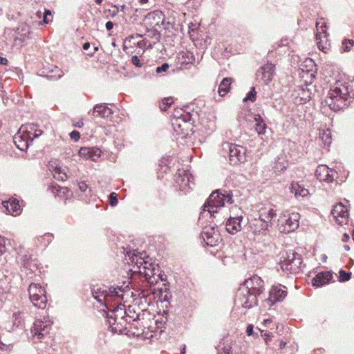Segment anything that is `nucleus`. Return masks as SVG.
<instances>
[{"mask_svg": "<svg viewBox=\"0 0 354 354\" xmlns=\"http://www.w3.org/2000/svg\"><path fill=\"white\" fill-rule=\"evenodd\" d=\"M290 192L294 194L296 197L307 196L309 193L307 189L302 187L300 185L297 183H292L290 187Z\"/></svg>", "mask_w": 354, "mask_h": 354, "instance_id": "393cba45", "label": "nucleus"}, {"mask_svg": "<svg viewBox=\"0 0 354 354\" xmlns=\"http://www.w3.org/2000/svg\"><path fill=\"white\" fill-rule=\"evenodd\" d=\"M124 313L126 314V315L130 318H132L133 321H136L137 319H139V315H136V316H134V314H136V312L133 311V314L131 310V306H129L128 309L125 310L124 311Z\"/></svg>", "mask_w": 354, "mask_h": 354, "instance_id": "e433bc0d", "label": "nucleus"}, {"mask_svg": "<svg viewBox=\"0 0 354 354\" xmlns=\"http://www.w3.org/2000/svg\"><path fill=\"white\" fill-rule=\"evenodd\" d=\"M337 172L325 165H319L316 169L315 175L320 181L333 182L337 177Z\"/></svg>", "mask_w": 354, "mask_h": 354, "instance_id": "2eb2a0df", "label": "nucleus"}, {"mask_svg": "<svg viewBox=\"0 0 354 354\" xmlns=\"http://www.w3.org/2000/svg\"><path fill=\"white\" fill-rule=\"evenodd\" d=\"M50 189H51V192L53 193H56V194H58L59 192H61V191L62 189H66V188H64V187H59V185H52Z\"/></svg>", "mask_w": 354, "mask_h": 354, "instance_id": "c03bdc74", "label": "nucleus"}, {"mask_svg": "<svg viewBox=\"0 0 354 354\" xmlns=\"http://www.w3.org/2000/svg\"><path fill=\"white\" fill-rule=\"evenodd\" d=\"M44 319V321L41 319H36L31 329L32 335L37 336L38 339H41L46 334H48L51 328L52 322L46 318Z\"/></svg>", "mask_w": 354, "mask_h": 354, "instance_id": "f8f14e48", "label": "nucleus"}, {"mask_svg": "<svg viewBox=\"0 0 354 354\" xmlns=\"http://www.w3.org/2000/svg\"><path fill=\"white\" fill-rule=\"evenodd\" d=\"M316 27L317 30H321L322 32H326V26L324 23L317 22Z\"/></svg>", "mask_w": 354, "mask_h": 354, "instance_id": "de8ad7c7", "label": "nucleus"}, {"mask_svg": "<svg viewBox=\"0 0 354 354\" xmlns=\"http://www.w3.org/2000/svg\"><path fill=\"white\" fill-rule=\"evenodd\" d=\"M190 116L185 115L183 117H176L172 120V127L176 135L185 138L189 136L191 131V123L189 122Z\"/></svg>", "mask_w": 354, "mask_h": 354, "instance_id": "1a4fd4ad", "label": "nucleus"}, {"mask_svg": "<svg viewBox=\"0 0 354 354\" xmlns=\"http://www.w3.org/2000/svg\"><path fill=\"white\" fill-rule=\"evenodd\" d=\"M246 333L248 335H252L253 334V326L249 325L246 329Z\"/></svg>", "mask_w": 354, "mask_h": 354, "instance_id": "3c124183", "label": "nucleus"}, {"mask_svg": "<svg viewBox=\"0 0 354 354\" xmlns=\"http://www.w3.org/2000/svg\"><path fill=\"white\" fill-rule=\"evenodd\" d=\"M142 44H143V41H140L138 43V46L139 47H142Z\"/></svg>", "mask_w": 354, "mask_h": 354, "instance_id": "774afa93", "label": "nucleus"}, {"mask_svg": "<svg viewBox=\"0 0 354 354\" xmlns=\"http://www.w3.org/2000/svg\"><path fill=\"white\" fill-rule=\"evenodd\" d=\"M143 268L145 269L144 273L147 278H150L151 277L153 276L154 273L153 270L148 269V268L146 266H144Z\"/></svg>", "mask_w": 354, "mask_h": 354, "instance_id": "09e8293b", "label": "nucleus"}, {"mask_svg": "<svg viewBox=\"0 0 354 354\" xmlns=\"http://www.w3.org/2000/svg\"><path fill=\"white\" fill-rule=\"evenodd\" d=\"M300 214L297 212L281 214L278 218V229L281 232L289 233L299 227Z\"/></svg>", "mask_w": 354, "mask_h": 354, "instance_id": "20e7f679", "label": "nucleus"}, {"mask_svg": "<svg viewBox=\"0 0 354 354\" xmlns=\"http://www.w3.org/2000/svg\"><path fill=\"white\" fill-rule=\"evenodd\" d=\"M108 289L106 286H93L92 295L95 300L102 305L106 306L108 302Z\"/></svg>", "mask_w": 354, "mask_h": 354, "instance_id": "6ab92c4d", "label": "nucleus"}, {"mask_svg": "<svg viewBox=\"0 0 354 354\" xmlns=\"http://www.w3.org/2000/svg\"><path fill=\"white\" fill-rule=\"evenodd\" d=\"M108 289V302L111 301V299L113 298V297H119L120 295H119V292L118 291V289L121 291V288H115V287H110V288H107Z\"/></svg>", "mask_w": 354, "mask_h": 354, "instance_id": "c756f323", "label": "nucleus"}, {"mask_svg": "<svg viewBox=\"0 0 354 354\" xmlns=\"http://www.w3.org/2000/svg\"><path fill=\"white\" fill-rule=\"evenodd\" d=\"M6 251V239L0 235V256Z\"/></svg>", "mask_w": 354, "mask_h": 354, "instance_id": "58836bf2", "label": "nucleus"}, {"mask_svg": "<svg viewBox=\"0 0 354 354\" xmlns=\"http://www.w3.org/2000/svg\"><path fill=\"white\" fill-rule=\"evenodd\" d=\"M2 205L6 212L12 216H17L21 214V209L19 204V201L16 198H10L8 201H3Z\"/></svg>", "mask_w": 354, "mask_h": 354, "instance_id": "4be33fe9", "label": "nucleus"}, {"mask_svg": "<svg viewBox=\"0 0 354 354\" xmlns=\"http://www.w3.org/2000/svg\"><path fill=\"white\" fill-rule=\"evenodd\" d=\"M229 147V160L230 164L236 165L245 160V149L238 145L227 144Z\"/></svg>", "mask_w": 354, "mask_h": 354, "instance_id": "9b49d317", "label": "nucleus"}, {"mask_svg": "<svg viewBox=\"0 0 354 354\" xmlns=\"http://www.w3.org/2000/svg\"><path fill=\"white\" fill-rule=\"evenodd\" d=\"M287 296L286 287L283 289L281 285L273 286L270 291L269 297L265 300V302L270 306H273L277 302L282 301Z\"/></svg>", "mask_w": 354, "mask_h": 354, "instance_id": "ddd939ff", "label": "nucleus"}, {"mask_svg": "<svg viewBox=\"0 0 354 354\" xmlns=\"http://www.w3.org/2000/svg\"><path fill=\"white\" fill-rule=\"evenodd\" d=\"M331 214L339 225H342L347 223L348 218V209L342 203L334 205Z\"/></svg>", "mask_w": 354, "mask_h": 354, "instance_id": "4468645a", "label": "nucleus"}, {"mask_svg": "<svg viewBox=\"0 0 354 354\" xmlns=\"http://www.w3.org/2000/svg\"><path fill=\"white\" fill-rule=\"evenodd\" d=\"M32 131H33V138H38L39 136H40L43 131L40 129H36V127L34 125V124H30V131H28V133L30 134L32 133Z\"/></svg>", "mask_w": 354, "mask_h": 354, "instance_id": "f704fd0d", "label": "nucleus"}, {"mask_svg": "<svg viewBox=\"0 0 354 354\" xmlns=\"http://www.w3.org/2000/svg\"><path fill=\"white\" fill-rule=\"evenodd\" d=\"M332 279L333 274L330 272H321L316 274V276L312 279V283L313 286L321 287L330 283Z\"/></svg>", "mask_w": 354, "mask_h": 354, "instance_id": "412c9836", "label": "nucleus"}, {"mask_svg": "<svg viewBox=\"0 0 354 354\" xmlns=\"http://www.w3.org/2000/svg\"><path fill=\"white\" fill-rule=\"evenodd\" d=\"M354 46V40L345 39L342 41V48L344 52H349L352 46Z\"/></svg>", "mask_w": 354, "mask_h": 354, "instance_id": "7c9ffc66", "label": "nucleus"}, {"mask_svg": "<svg viewBox=\"0 0 354 354\" xmlns=\"http://www.w3.org/2000/svg\"><path fill=\"white\" fill-rule=\"evenodd\" d=\"M29 299L33 306L44 309L46 306L47 298L44 288L39 284L32 283L28 288Z\"/></svg>", "mask_w": 354, "mask_h": 354, "instance_id": "39448f33", "label": "nucleus"}, {"mask_svg": "<svg viewBox=\"0 0 354 354\" xmlns=\"http://www.w3.org/2000/svg\"><path fill=\"white\" fill-rule=\"evenodd\" d=\"M277 216L271 205H266L259 209V218H255L257 223H261V228L259 232L266 231L272 225V220Z\"/></svg>", "mask_w": 354, "mask_h": 354, "instance_id": "6e6552de", "label": "nucleus"}, {"mask_svg": "<svg viewBox=\"0 0 354 354\" xmlns=\"http://www.w3.org/2000/svg\"><path fill=\"white\" fill-rule=\"evenodd\" d=\"M169 67V65L167 63H164L161 66L156 67V72L157 73L165 72L167 71Z\"/></svg>", "mask_w": 354, "mask_h": 354, "instance_id": "4c0bfd02", "label": "nucleus"}, {"mask_svg": "<svg viewBox=\"0 0 354 354\" xmlns=\"http://www.w3.org/2000/svg\"><path fill=\"white\" fill-rule=\"evenodd\" d=\"M222 351L220 352L218 351V354H230V349L229 348H226L225 347H223L222 348Z\"/></svg>", "mask_w": 354, "mask_h": 354, "instance_id": "864d4df0", "label": "nucleus"}, {"mask_svg": "<svg viewBox=\"0 0 354 354\" xmlns=\"http://www.w3.org/2000/svg\"><path fill=\"white\" fill-rule=\"evenodd\" d=\"M43 13L41 12V11H37L36 12V16L38 17V18H41V16H42Z\"/></svg>", "mask_w": 354, "mask_h": 354, "instance_id": "e2e57ef3", "label": "nucleus"}, {"mask_svg": "<svg viewBox=\"0 0 354 354\" xmlns=\"http://www.w3.org/2000/svg\"><path fill=\"white\" fill-rule=\"evenodd\" d=\"M93 117H101L102 118H111L113 114V110L106 103H100L95 105L93 110L88 112Z\"/></svg>", "mask_w": 354, "mask_h": 354, "instance_id": "f3484780", "label": "nucleus"}, {"mask_svg": "<svg viewBox=\"0 0 354 354\" xmlns=\"http://www.w3.org/2000/svg\"><path fill=\"white\" fill-rule=\"evenodd\" d=\"M286 342H284L281 341V342H280V345H279V346H280V348H284V347H285V346H286Z\"/></svg>", "mask_w": 354, "mask_h": 354, "instance_id": "0e129e2a", "label": "nucleus"}, {"mask_svg": "<svg viewBox=\"0 0 354 354\" xmlns=\"http://www.w3.org/2000/svg\"><path fill=\"white\" fill-rule=\"evenodd\" d=\"M251 227L254 230V232H259L258 230L261 228V223H257L255 220L254 222L251 224Z\"/></svg>", "mask_w": 354, "mask_h": 354, "instance_id": "a18cd8bd", "label": "nucleus"}, {"mask_svg": "<svg viewBox=\"0 0 354 354\" xmlns=\"http://www.w3.org/2000/svg\"><path fill=\"white\" fill-rule=\"evenodd\" d=\"M127 255H128L129 257H131L133 258V261H134V257H137L138 255H140V260H143L144 259V257H142V254L136 251H133V253H131V251H127Z\"/></svg>", "mask_w": 354, "mask_h": 354, "instance_id": "79ce46f5", "label": "nucleus"}, {"mask_svg": "<svg viewBox=\"0 0 354 354\" xmlns=\"http://www.w3.org/2000/svg\"><path fill=\"white\" fill-rule=\"evenodd\" d=\"M90 48V43L86 42L83 44V49L84 50H88Z\"/></svg>", "mask_w": 354, "mask_h": 354, "instance_id": "13d9d810", "label": "nucleus"}, {"mask_svg": "<svg viewBox=\"0 0 354 354\" xmlns=\"http://www.w3.org/2000/svg\"><path fill=\"white\" fill-rule=\"evenodd\" d=\"M348 96L349 93L346 87L334 86L330 89L325 102L330 109L337 111L349 104V101H348Z\"/></svg>", "mask_w": 354, "mask_h": 354, "instance_id": "7ed1b4c3", "label": "nucleus"}, {"mask_svg": "<svg viewBox=\"0 0 354 354\" xmlns=\"http://www.w3.org/2000/svg\"><path fill=\"white\" fill-rule=\"evenodd\" d=\"M105 27L108 30H111L113 27V23L111 21H109L106 23Z\"/></svg>", "mask_w": 354, "mask_h": 354, "instance_id": "603ef678", "label": "nucleus"}, {"mask_svg": "<svg viewBox=\"0 0 354 354\" xmlns=\"http://www.w3.org/2000/svg\"><path fill=\"white\" fill-rule=\"evenodd\" d=\"M78 188L82 192H84L86 191L87 188H88V185L86 183L84 182H80L78 183Z\"/></svg>", "mask_w": 354, "mask_h": 354, "instance_id": "49530a36", "label": "nucleus"}, {"mask_svg": "<svg viewBox=\"0 0 354 354\" xmlns=\"http://www.w3.org/2000/svg\"><path fill=\"white\" fill-rule=\"evenodd\" d=\"M180 354H185V345L183 346V348L182 349Z\"/></svg>", "mask_w": 354, "mask_h": 354, "instance_id": "338daca9", "label": "nucleus"}, {"mask_svg": "<svg viewBox=\"0 0 354 354\" xmlns=\"http://www.w3.org/2000/svg\"><path fill=\"white\" fill-rule=\"evenodd\" d=\"M20 315H21V313L20 312H17V313H14L13 316L15 317L16 319H19Z\"/></svg>", "mask_w": 354, "mask_h": 354, "instance_id": "680f3d73", "label": "nucleus"}, {"mask_svg": "<svg viewBox=\"0 0 354 354\" xmlns=\"http://www.w3.org/2000/svg\"><path fill=\"white\" fill-rule=\"evenodd\" d=\"M243 216H230L226 221V230L231 234H235L242 229Z\"/></svg>", "mask_w": 354, "mask_h": 354, "instance_id": "a211bd4d", "label": "nucleus"}, {"mask_svg": "<svg viewBox=\"0 0 354 354\" xmlns=\"http://www.w3.org/2000/svg\"><path fill=\"white\" fill-rule=\"evenodd\" d=\"M62 76V74L61 73L60 74L55 75H50L49 77H50V78L54 79V80H58V79L61 78Z\"/></svg>", "mask_w": 354, "mask_h": 354, "instance_id": "4d7b16f0", "label": "nucleus"}, {"mask_svg": "<svg viewBox=\"0 0 354 354\" xmlns=\"http://www.w3.org/2000/svg\"><path fill=\"white\" fill-rule=\"evenodd\" d=\"M51 236H52V234H45V238L48 239V241H50V239L51 238Z\"/></svg>", "mask_w": 354, "mask_h": 354, "instance_id": "69168bd1", "label": "nucleus"}, {"mask_svg": "<svg viewBox=\"0 0 354 354\" xmlns=\"http://www.w3.org/2000/svg\"><path fill=\"white\" fill-rule=\"evenodd\" d=\"M302 265L301 256L295 251L286 252L284 259L281 261V268L283 270L290 273H298Z\"/></svg>", "mask_w": 354, "mask_h": 354, "instance_id": "423d86ee", "label": "nucleus"}, {"mask_svg": "<svg viewBox=\"0 0 354 354\" xmlns=\"http://www.w3.org/2000/svg\"><path fill=\"white\" fill-rule=\"evenodd\" d=\"M201 236L205 244L210 247L216 246L220 241V235L215 227L212 225L204 227Z\"/></svg>", "mask_w": 354, "mask_h": 354, "instance_id": "9d476101", "label": "nucleus"}, {"mask_svg": "<svg viewBox=\"0 0 354 354\" xmlns=\"http://www.w3.org/2000/svg\"><path fill=\"white\" fill-rule=\"evenodd\" d=\"M351 272H347L344 270H341L339 271V281H341V282L347 281L351 279Z\"/></svg>", "mask_w": 354, "mask_h": 354, "instance_id": "72a5a7b5", "label": "nucleus"}, {"mask_svg": "<svg viewBox=\"0 0 354 354\" xmlns=\"http://www.w3.org/2000/svg\"><path fill=\"white\" fill-rule=\"evenodd\" d=\"M118 195L115 192H112L109 194V204L111 206L114 207L118 204Z\"/></svg>", "mask_w": 354, "mask_h": 354, "instance_id": "c9c22d12", "label": "nucleus"}, {"mask_svg": "<svg viewBox=\"0 0 354 354\" xmlns=\"http://www.w3.org/2000/svg\"><path fill=\"white\" fill-rule=\"evenodd\" d=\"M8 60L6 57H0V64L7 65Z\"/></svg>", "mask_w": 354, "mask_h": 354, "instance_id": "5fc2aeb1", "label": "nucleus"}, {"mask_svg": "<svg viewBox=\"0 0 354 354\" xmlns=\"http://www.w3.org/2000/svg\"><path fill=\"white\" fill-rule=\"evenodd\" d=\"M349 239H350L349 236L347 234H344L343 236L342 241L344 242H346L349 240Z\"/></svg>", "mask_w": 354, "mask_h": 354, "instance_id": "bf43d9fd", "label": "nucleus"}, {"mask_svg": "<svg viewBox=\"0 0 354 354\" xmlns=\"http://www.w3.org/2000/svg\"><path fill=\"white\" fill-rule=\"evenodd\" d=\"M131 62L137 67H141L142 66V63H141L139 57L137 55H133L131 57Z\"/></svg>", "mask_w": 354, "mask_h": 354, "instance_id": "ea45409f", "label": "nucleus"}, {"mask_svg": "<svg viewBox=\"0 0 354 354\" xmlns=\"http://www.w3.org/2000/svg\"><path fill=\"white\" fill-rule=\"evenodd\" d=\"M255 120V131L259 135H263L266 132L267 128L266 124L263 121V118L260 115H256L254 117Z\"/></svg>", "mask_w": 354, "mask_h": 354, "instance_id": "a878e982", "label": "nucleus"}, {"mask_svg": "<svg viewBox=\"0 0 354 354\" xmlns=\"http://www.w3.org/2000/svg\"><path fill=\"white\" fill-rule=\"evenodd\" d=\"M174 102V100L172 97H166L162 100L160 103V109L162 111H167V108L170 106Z\"/></svg>", "mask_w": 354, "mask_h": 354, "instance_id": "2f4dec72", "label": "nucleus"}, {"mask_svg": "<svg viewBox=\"0 0 354 354\" xmlns=\"http://www.w3.org/2000/svg\"><path fill=\"white\" fill-rule=\"evenodd\" d=\"M232 82V79L231 77L223 79L218 87V93L221 96H225L230 91Z\"/></svg>", "mask_w": 354, "mask_h": 354, "instance_id": "b1692460", "label": "nucleus"}, {"mask_svg": "<svg viewBox=\"0 0 354 354\" xmlns=\"http://www.w3.org/2000/svg\"><path fill=\"white\" fill-rule=\"evenodd\" d=\"M319 139L324 146L329 147L332 142V136L330 129L323 130L319 133Z\"/></svg>", "mask_w": 354, "mask_h": 354, "instance_id": "bb28decb", "label": "nucleus"}, {"mask_svg": "<svg viewBox=\"0 0 354 354\" xmlns=\"http://www.w3.org/2000/svg\"><path fill=\"white\" fill-rule=\"evenodd\" d=\"M57 180L64 181L67 179V176L65 173L59 172L57 176H55Z\"/></svg>", "mask_w": 354, "mask_h": 354, "instance_id": "8fccbe9b", "label": "nucleus"}, {"mask_svg": "<svg viewBox=\"0 0 354 354\" xmlns=\"http://www.w3.org/2000/svg\"><path fill=\"white\" fill-rule=\"evenodd\" d=\"M97 50H98V47L95 46V47L93 48V52H91V53H88V55L92 56V55H93L95 52H97Z\"/></svg>", "mask_w": 354, "mask_h": 354, "instance_id": "052dcab7", "label": "nucleus"}, {"mask_svg": "<svg viewBox=\"0 0 354 354\" xmlns=\"http://www.w3.org/2000/svg\"><path fill=\"white\" fill-rule=\"evenodd\" d=\"M256 95L257 92L255 91V88L252 87L251 91L247 94L246 97L243 99V101L254 102L256 100Z\"/></svg>", "mask_w": 354, "mask_h": 354, "instance_id": "473e14b6", "label": "nucleus"}, {"mask_svg": "<svg viewBox=\"0 0 354 354\" xmlns=\"http://www.w3.org/2000/svg\"><path fill=\"white\" fill-rule=\"evenodd\" d=\"M101 151L98 148L81 147L79 150V155L86 159L95 160L100 156Z\"/></svg>", "mask_w": 354, "mask_h": 354, "instance_id": "5701e85b", "label": "nucleus"}, {"mask_svg": "<svg viewBox=\"0 0 354 354\" xmlns=\"http://www.w3.org/2000/svg\"><path fill=\"white\" fill-rule=\"evenodd\" d=\"M317 46L319 49L323 50L324 52H326L325 50L327 49V47L324 46V45L322 44V42H318Z\"/></svg>", "mask_w": 354, "mask_h": 354, "instance_id": "6e6d98bb", "label": "nucleus"}, {"mask_svg": "<svg viewBox=\"0 0 354 354\" xmlns=\"http://www.w3.org/2000/svg\"><path fill=\"white\" fill-rule=\"evenodd\" d=\"M193 176L188 170H180L175 175L174 180L176 188L185 194L189 192L192 189L194 184L192 182Z\"/></svg>", "mask_w": 354, "mask_h": 354, "instance_id": "0eeeda50", "label": "nucleus"}, {"mask_svg": "<svg viewBox=\"0 0 354 354\" xmlns=\"http://www.w3.org/2000/svg\"><path fill=\"white\" fill-rule=\"evenodd\" d=\"M225 203H234L233 195L230 192H221L217 189L213 192L203 205V211L207 212L210 215L217 212V209L224 206Z\"/></svg>", "mask_w": 354, "mask_h": 354, "instance_id": "f03ea898", "label": "nucleus"}, {"mask_svg": "<svg viewBox=\"0 0 354 354\" xmlns=\"http://www.w3.org/2000/svg\"><path fill=\"white\" fill-rule=\"evenodd\" d=\"M275 66L272 63L268 62L257 71L256 75L257 79H260L265 84H268L272 79L274 73Z\"/></svg>", "mask_w": 354, "mask_h": 354, "instance_id": "dca6fc26", "label": "nucleus"}, {"mask_svg": "<svg viewBox=\"0 0 354 354\" xmlns=\"http://www.w3.org/2000/svg\"><path fill=\"white\" fill-rule=\"evenodd\" d=\"M51 11L48 9H45L44 17H43V24H48L49 23V20L48 19V16H51Z\"/></svg>", "mask_w": 354, "mask_h": 354, "instance_id": "a19ab883", "label": "nucleus"}, {"mask_svg": "<svg viewBox=\"0 0 354 354\" xmlns=\"http://www.w3.org/2000/svg\"><path fill=\"white\" fill-rule=\"evenodd\" d=\"M70 136H71V138L72 140H74L75 141H78L80 138V133L77 131H73L71 133H70Z\"/></svg>", "mask_w": 354, "mask_h": 354, "instance_id": "37998d69", "label": "nucleus"}, {"mask_svg": "<svg viewBox=\"0 0 354 354\" xmlns=\"http://www.w3.org/2000/svg\"><path fill=\"white\" fill-rule=\"evenodd\" d=\"M33 138H30V135H25L24 133H17L14 136V142L17 147L21 151H26L29 147L30 142H32Z\"/></svg>", "mask_w": 354, "mask_h": 354, "instance_id": "aec40b11", "label": "nucleus"}, {"mask_svg": "<svg viewBox=\"0 0 354 354\" xmlns=\"http://www.w3.org/2000/svg\"><path fill=\"white\" fill-rule=\"evenodd\" d=\"M288 165L287 162L283 157H278L274 162V169L275 172H281L284 170Z\"/></svg>", "mask_w": 354, "mask_h": 354, "instance_id": "c85d7f7f", "label": "nucleus"}, {"mask_svg": "<svg viewBox=\"0 0 354 354\" xmlns=\"http://www.w3.org/2000/svg\"><path fill=\"white\" fill-rule=\"evenodd\" d=\"M114 313L115 311L111 312V314H109L108 312L105 310L102 311V315L106 317V318L107 319V322H109V327L111 328V330L113 333H116L117 329L116 328L113 327V325H115V324L117 322V317L115 316L113 317Z\"/></svg>", "mask_w": 354, "mask_h": 354, "instance_id": "cd10ccee", "label": "nucleus"}, {"mask_svg": "<svg viewBox=\"0 0 354 354\" xmlns=\"http://www.w3.org/2000/svg\"><path fill=\"white\" fill-rule=\"evenodd\" d=\"M264 283L257 275L246 279L239 289L235 302L245 308H251L257 305V298L263 290Z\"/></svg>", "mask_w": 354, "mask_h": 354, "instance_id": "f257e3e1", "label": "nucleus"}]
</instances>
